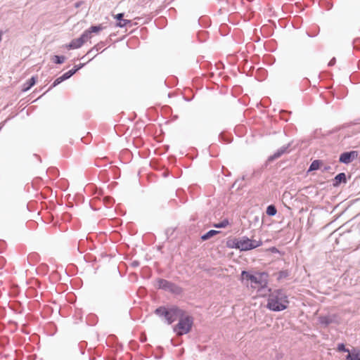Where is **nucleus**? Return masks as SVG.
<instances>
[{"label":"nucleus","mask_w":360,"mask_h":360,"mask_svg":"<svg viewBox=\"0 0 360 360\" xmlns=\"http://www.w3.org/2000/svg\"><path fill=\"white\" fill-rule=\"evenodd\" d=\"M270 292L268 300L266 307L273 311H281L288 308L289 301L288 296L285 291L282 289L275 290Z\"/></svg>","instance_id":"1"},{"label":"nucleus","mask_w":360,"mask_h":360,"mask_svg":"<svg viewBox=\"0 0 360 360\" xmlns=\"http://www.w3.org/2000/svg\"><path fill=\"white\" fill-rule=\"evenodd\" d=\"M330 169V167H326V168H325V169H326V170H327V169Z\"/></svg>","instance_id":"35"},{"label":"nucleus","mask_w":360,"mask_h":360,"mask_svg":"<svg viewBox=\"0 0 360 360\" xmlns=\"http://www.w3.org/2000/svg\"><path fill=\"white\" fill-rule=\"evenodd\" d=\"M288 276H289L288 271H287V270L281 271L278 274L277 279L278 280H281V279L287 278Z\"/></svg>","instance_id":"23"},{"label":"nucleus","mask_w":360,"mask_h":360,"mask_svg":"<svg viewBox=\"0 0 360 360\" xmlns=\"http://www.w3.org/2000/svg\"><path fill=\"white\" fill-rule=\"evenodd\" d=\"M132 265H133L134 266H138V265H139V262L135 261V262H134L132 263Z\"/></svg>","instance_id":"33"},{"label":"nucleus","mask_w":360,"mask_h":360,"mask_svg":"<svg viewBox=\"0 0 360 360\" xmlns=\"http://www.w3.org/2000/svg\"><path fill=\"white\" fill-rule=\"evenodd\" d=\"M268 274L266 273H258L253 276L250 283L251 286L254 288H264L268 283Z\"/></svg>","instance_id":"6"},{"label":"nucleus","mask_w":360,"mask_h":360,"mask_svg":"<svg viewBox=\"0 0 360 360\" xmlns=\"http://www.w3.org/2000/svg\"><path fill=\"white\" fill-rule=\"evenodd\" d=\"M103 29V26L101 25H93L90 27L88 30L90 32L91 34L92 33H97L99 31L102 30Z\"/></svg>","instance_id":"18"},{"label":"nucleus","mask_w":360,"mask_h":360,"mask_svg":"<svg viewBox=\"0 0 360 360\" xmlns=\"http://www.w3.org/2000/svg\"><path fill=\"white\" fill-rule=\"evenodd\" d=\"M229 224V220L227 219H224L218 224H215L214 226L215 228H225Z\"/></svg>","instance_id":"25"},{"label":"nucleus","mask_w":360,"mask_h":360,"mask_svg":"<svg viewBox=\"0 0 360 360\" xmlns=\"http://www.w3.org/2000/svg\"><path fill=\"white\" fill-rule=\"evenodd\" d=\"M36 82L37 77H32L23 84L22 91L25 92L30 90L35 84Z\"/></svg>","instance_id":"12"},{"label":"nucleus","mask_w":360,"mask_h":360,"mask_svg":"<svg viewBox=\"0 0 360 360\" xmlns=\"http://www.w3.org/2000/svg\"><path fill=\"white\" fill-rule=\"evenodd\" d=\"M193 326V318L190 316H184L179 319V323L174 327V331L177 335H183L190 332Z\"/></svg>","instance_id":"3"},{"label":"nucleus","mask_w":360,"mask_h":360,"mask_svg":"<svg viewBox=\"0 0 360 360\" xmlns=\"http://www.w3.org/2000/svg\"><path fill=\"white\" fill-rule=\"evenodd\" d=\"M78 6H79V3L76 4V7H78Z\"/></svg>","instance_id":"34"},{"label":"nucleus","mask_w":360,"mask_h":360,"mask_svg":"<svg viewBox=\"0 0 360 360\" xmlns=\"http://www.w3.org/2000/svg\"><path fill=\"white\" fill-rule=\"evenodd\" d=\"M226 245L229 248H236L240 250L239 238L229 240Z\"/></svg>","instance_id":"13"},{"label":"nucleus","mask_w":360,"mask_h":360,"mask_svg":"<svg viewBox=\"0 0 360 360\" xmlns=\"http://www.w3.org/2000/svg\"><path fill=\"white\" fill-rule=\"evenodd\" d=\"M79 37L82 39V41H84V42H86L88 39H91V34L90 32H89L88 30H85V31L82 33V34Z\"/></svg>","instance_id":"20"},{"label":"nucleus","mask_w":360,"mask_h":360,"mask_svg":"<svg viewBox=\"0 0 360 360\" xmlns=\"http://www.w3.org/2000/svg\"><path fill=\"white\" fill-rule=\"evenodd\" d=\"M322 162L319 160H314L308 169V172L314 171L318 169L320 167V165H321Z\"/></svg>","instance_id":"14"},{"label":"nucleus","mask_w":360,"mask_h":360,"mask_svg":"<svg viewBox=\"0 0 360 360\" xmlns=\"http://www.w3.org/2000/svg\"><path fill=\"white\" fill-rule=\"evenodd\" d=\"M157 287L159 289L169 292L174 295H180L182 293V288L176 284L163 278L157 280Z\"/></svg>","instance_id":"4"},{"label":"nucleus","mask_w":360,"mask_h":360,"mask_svg":"<svg viewBox=\"0 0 360 360\" xmlns=\"http://www.w3.org/2000/svg\"><path fill=\"white\" fill-rule=\"evenodd\" d=\"M320 322L322 324L328 326L332 322V319L328 316H322L320 318Z\"/></svg>","instance_id":"24"},{"label":"nucleus","mask_w":360,"mask_h":360,"mask_svg":"<svg viewBox=\"0 0 360 360\" xmlns=\"http://www.w3.org/2000/svg\"><path fill=\"white\" fill-rule=\"evenodd\" d=\"M7 120H8V119L0 123V131L1 130L2 127L4 126V124Z\"/></svg>","instance_id":"31"},{"label":"nucleus","mask_w":360,"mask_h":360,"mask_svg":"<svg viewBox=\"0 0 360 360\" xmlns=\"http://www.w3.org/2000/svg\"><path fill=\"white\" fill-rule=\"evenodd\" d=\"M359 122H360V118H359V119H358V120H355L354 121H353V122H352V124H359Z\"/></svg>","instance_id":"32"},{"label":"nucleus","mask_w":360,"mask_h":360,"mask_svg":"<svg viewBox=\"0 0 360 360\" xmlns=\"http://www.w3.org/2000/svg\"><path fill=\"white\" fill-rule=\"evenodd\" d=\"M335 61H336L335 58H333L329 61V63H328V66H333V65H335Z\"/></svg>","instance_id":"30"},{"label":"nucleus","mask_w":360,"mask_h":360,"mask_svg":"<svg viewBox=\"0 0 360 360\" xmlns=\"http://www.w3.org/2000/svg\"><path fill=\"white\" fill-rule=\"evenodd\" d=\"M330 169V167H326V168H325V169H326V170H327V169Z\"/></svg>","instance_id":"36"},{"label":"nucleus","mask_w":360,"mask_h":360,"mask_svg":"<svg viewBox=\"0 0 360 360\" xmlns=\"http://www.w3.org/2000/svg\"><path fill=\"white\" fill-rule=\"evenodd\" d=\"M342 183H344V184L347 183L346 174L344 172L339 173L338 174H337L335 176V178L333 179V186L334 187H338Z\"/></svg>","instance_id":"9"},{"label":"nucleus","mask_w":360,"mask_h":360,"mask_svg":"<svg viewBox=\"0 0 360 360\" xmlns=\"http://www.w3.org/2000/svg\"><path fill=\"white\" fill-rule=\"evenodd\" d=\"M73 75V72L70 70L69 71L64 73L62 76H60L63 81H65L69 78H70Z\"/></svg>","instance_id":"27"},{"label":"nucleus","mask_w":360,"mask_h":360,"mask_svg":"<svg viewBox=\"0 0 360 360\" xmlns=\"http://www.w3.org/2000/svg\"><path fill=\"white\" fill-rule=\"evenodd\" d=\"M155 314L160 318H164L165 322L169 325L182 316L184 311L176 306L170 307L161 306L155 310Z\"/></svg>","instance_id":"2"},{"label":"nucleus","mask_w":360,"mask_h":360,"mask_svg":"<svg viewBox=\"0 0 360 360\" xmlns=\"http://www.w3.org/2000/svg\"><path fill=\"white\" fill-rule=\"evenodd\" d=\"M346 359L347 360H360V352L355 354L349 353Z\"/></svg>","instance_id":"19"},{"label":"nucleus","mask_w":360,"mask_h":360,"mask_svg":"<svg viewBox=\"0 0 360 360\" xmlns=\"http://www.w3.org/2000/svg\"><path fill=\"white\" fill-rule=\"evenodd\" d=\"M123 17H124V13H118L115 16V18L119 21L116 24L117 27H124L128 24H131V21L129 20H124V19H123Z\"/></svg>","instance_id":"10"},{"label":"nucleus","mask_w":360,"mask_h":360,"mask_svg":"<svg viewBox=\"0 0 360 360\" xmlns=\"http://www.w3.org/2000/svg\"><path fill=\"white\" fill-rule=\"evenodd\" d=\"M290 146V143H288L287 145H285V146H283L282 147H281L279 149L277 150V151L276 153H274L273 155H270L268 158L266 162H272V161L278 159V158H280L284 153H288L289 152L288 148Z\"/></svg>","instance_id":"8"},{"label":"nucleus","mask_w":360,"mask_h":360,"mask_svg":"<svg viewBox=\"0 0 360 360\" xmlns=\"http://www.w3.org/2000/svg\"><path fill=\"white\" fill-rule=\"evenodd\" d=\"M337 349L338 352H348V354L350 353L349 350L345 347V345L343 343L338 344Z\"/></svg>","instance_id":"26"},{"label":"nucleus","mask_w":360,"mask_h":360,"mask_svg":"<svg viewBox=\"0 0 360 360\" xmlns=\"http://www.w3.org/2000/svg\"><path fill=\"white\" fill-rule=\"evenodd\" d=\"M62 82H63V81L62 80L61 77H58L56 79H55L53 83L51 84V86H50L49 89L56 86L57 85L60 84Z\"/></svg>","instance_id":"29"},{"label":"nucleus","mask_w":360,"mask_h":360,"mask_svg":"<svg viewBox=\"0 0 360 360\" xmlns=\"http://www.w3.org/2000/svg\"><path fill=\"white\" fill-rule=\"evenodd\" d=\"M266 213L270 217L275 216L277 213V210L275 205H270L266 207Z\"/></svg>","instance_id":"16"},{"label":"nucleus","mask_w":360,"mask_h":360,"mask_svg":"<svg viewBox=\"0 0 360 360\" xmlns=\"http://www.w3.org/2000/svg\"><path fill=\"white\" fill-rule=\"evenodd\" d=\"M65 60V57L63 56H53L52 58V60L56 64H62L64 63Z\"/></svg>","instance_id":"17"},{"label":"nucleus","mask_w":360,"mask_h":360,"mask_svg":"<svg viewBox=\"0 0 360 360\" xmlns=\"http://www.w3.org/2000/svg\"><path fill=\"white\" fill-rule=\"evenodd\" d=\"M84 44V41L82 40L80 37L74 39L71 41V42L67 46L69 49H75L80 48Z\"/></svg>","instance_id":"11"},{"label":"nucleus","mask_w":360,"mask_h":360,"mask_svg":"<svg viewBox=\"0 0 360 360\" xmlns=\"http://www.w3.org/2000/svg\"><path fill=\"white\" fill-rule=\"evenodd\" d=\"M239 244L240 251H248L261 246L262 242L250 239L247 236H243L239 238Z\"/></svg>","instance_id":"5"},{"label":"nucleus","mask_w":360,"mask_h":360,"mask_svg":"<svg viewBox=\"0 0 360 360\" xmlns=\"http://www.w3.org/2000/svg\"><path fill=\"white\" fill-rule=\"evenodd\" d=\"M219 233L218 231H215V230H210L209 231H207L205 234L202 235L201 236V239L202 240H207L208 239H210V238H212V236H215L216 234H217Z\"/></svg>","instance_id":"15"},{"label":"nucleus","mask_w":360,"mask_h":360,"mask_svg":"<svg viewBox=\"0 0 360 360\" xmlns=\"http://www.w3.org/2000/svg\"><path fill=\"white\" fill-rule=\"evenodd\" d=\"M103 46V43L101 42L94 46L91 49L87 52V55H90L95 51H99Z\"/></svg>","instance_id":"22"},{"label":"nucleus","mask_w":360,"mask_h":360,"mask_svg":"<svg viewBox=\"0 0 360 360\" xmlns=\"http://www.w3.org/2000/svg\"><path fill=\"white\" fill-rule=\"evenodd\" d=\"M84 65V63H80L79 65H77L72 68L71 70L72 72H73V75H75L79 69L83 68Z\"/></svg>","instance_id":"28"},{"label":"nucleus","mask_w":360,"mask_h":360,"mask_svg":"<svg viewBox=\"0 0 360 360\" xmlns=\"http://www.w3.org/2000/svg\"><path fill=\"white\" fill-rule=\"evenodd\" d=\"M358 157V152L356 150H351L348 152H344L340 154L339 158V162L343 164L348 165L351 163Z\"/></svg>","instance_id":"7"},{"label":"nucleus","mask_w":360,"mask_h":360,"mask_svg":"<svg viewBox=\"0 0 360 360\" xmlns=\"http://www.w3.org/2000/svg\"><path fill=\"white\" fill-rule=\"evenodd\" d=\"M253 274H250L248 271H243L241 273V276L243 280L250 281H251Z\"/></svg>","instance_id":"21"}]
</instances>
